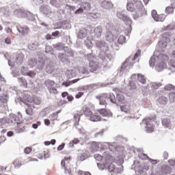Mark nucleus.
Here are the masks:
<instances>
[{"label":"nucleus","mask_w":175,"mask_h":175,"mask_svg":"<svg viewBox=\"0 0 175 175\" xmlns=\"http://www.w3.org/2000/svg\"><path fill=\"white\" fill-rule=\"evenodd\" d=\"M94 157L96 161H103V156L99 154H94Z\"/></svg>","instance_id":"obj_54"},{"label":"nucleus","mask_w":175,"mask_h":175,"mask_svg":"<svg viewBox=\"0 0 175 175\" xmlns=\"http://www.w3.org/2000/svg\"><path fill=\"white\" fill-rule=\"evenodd\" d=\"M107 169L108 171L111 173V172H116V166L113 163H110L109 165H107Z\"/></svg>","instance_id":"obj_40"},{"label":"nucleus","mask_w":175,"mask_h":175,"mask_svg":"<svg viewBox=\"0 0 175 175\" xmlns=\"http://www.w3.org/2000/svg\"><path fill=\"white\" fill-rule=\"evenodd\" d=\"M163 126L168 128V129H172V126L170 124V119L165 118L162 120Z\"/></svg>","instance_id":"obj_23"},{"label":"nucleus","mask_w":175,"mask_h":175,"mask_svg":"<svg viewBox=\"0 0 175 175\" xmlns=\"http://www.w3.org/2000/svg\"><path fill=\"white\" fill-rule=\"evenodd\" d=\"M79 39H84V38H87V29L82 28L81 29L77 34Z\"/></svg>","instance_id":"obj_20"},{"label":"nucleus","mask_w":175,"mask_h":175,"mask_svg":"<svg viewBox=\"0 0 175 175\" xmlns=\"http://www.w3.org/2000/svg\"><path fill=\"white\" fill-rule=\"evenodd\" d=\"M88 17L91 18H100V14L98 12L96 13H90L88 14Z\"/></svg>","instance_id":"obj_41"},{"label":"nucleus","mask_w":175,"mask_h":175,"mask_svg":"<svg viewBox=\"0 0 175 175\" xmlns=\"http://www.w3.org/2000/svg\"><path fill=\"white\" fill-rule=\"evenodd\" d=\"M116 140L117 142H120V143H124V142H127L128 140L126 139V138H124L122 136L119 135L118 137H116Z\"/></svg>","instance_id":"obj_50"},{"label":"nucleus","mask_w":175,"mask_h":175,"mask_svg":"<svg viewBox=\"0 0 175 175\" xmlns=\"http://www.w3.org/2000/svg\"><path fill=\"white\" fill-rule=\"evenodd\" d=\"M164 89L165 91H172V90H174V85L172 84H167L165 86Z\"/></svg>","instance_id":"obj_52"},{"label":"nucleus","mask_w":175,"mask_h":175,"mask_svg":"<svg viewBox=\"0 0 175 175\" xmlns=\"http://www.w3.org/2000/svg\"><path fill=\"white\" fill-rule=\"evenodd\" d=\"M152 17L154 21H163L165 18L163 17V15H158V13L155 10L152 11Z\"/></svg>","instance_id":"obj_12"},{"label":"nucleus","mask_w":175,"mask_h":175,"mask_svg":"<svg viewBox=\"0 0 175 175\" xmlns=\"http://www.w3.org/2000/svg\"><path fill=\"white\" fill-rule=\"evenodd\" d=\"M29 20L31 21H33L35 20V15L31 13V12L27 11V16Z\"/></svg>","instance_id":"obj_51"},{"label":"nucleus","mask_w":175,"mask_h":175,"mask_svg":"<svg viewBox=\"0 0 175 175\" xmlns=\"http://www.w3.org/2000/svg\"><path fill=\"white\" fill-rule=\"evenodd\" d=\"M83 114L85 117H91V116L92 115V111H91V109H90V108L87 107H84L83 108Z\"/></svg>","instance_id":"obj_28"},{"label":"nucleus","mask_w":175,"mask_h":175,"mask_svg":"<svg viewBox=\"0 0 175 175\" xmlns=\"http://www.w3.org/2000/svg\"><path fill=\"white\" fill-rule=\"evenodd\" d=\"M174 12V8L172 6H167L165 8V13L167 14H170L171 13H173Z\"/></svg>","instance_id":"obj_48"},{"label":"nucleus","mask_w":175,"mask_h":175,"mask_svg":"<svg viewBox=\"0 0 175 175\" xmlns=\"http://www.w3.org/2000/svg\"><path fill=\"white\" fill-rule=\"evenodd\" d=\"M101 6L103 9H106L107 10H110V9H113V3L109 1H104L101 3Z\"/></svg>","instance_id":"obj_17"},{"label":"nucleus","mask_w":175,"mask_h":175,"mask_svg":"<svg viewBox=\"0 0 175 175\" xmlns=\"http://www.w3.org/2000/svg\"><path fill=\"white\" fill-rule=\"evenodd\" d=\"M22 123H23V117H21V122L19 124H18L16 126H12L13 128H17L16 132H18V133H22V132H24V131L25 130V128L21 125Z\"/></svg>","instance_id":"obj_27"},{"label":"nucleus","mask_w":175,"mask_h":175,"mask_svg":"<svg viewBox=\"0 0 175 175\" xmlns=\"http://www.w3.org/2000/svg\"><path fill=\"white\" fill-rule=\"evenodd\" d=\"M96 99L99 100L100 105L105 106V105H107V103L111 102L112 103H117L118 102L122 103L125 100V96L121 92H119L116 96L113 93L103 94L101 96H96Z\"/></svg>","instance_id":"obj_1"},{"label":"nucleus","mask_w":175,"mask_h":175,"mask_svg":"<svg viewBox=\"0 0 175 175\" xmlns=\"http://www.w3.org/2000/svg\"><path fill=\"white\" fill-rule=\"evenodd\" d=\"M175 70H173L172 68H168L165 70L166 75H168V76H170L172 73H174Z\"/></svg>","instance_id":"obj_57"},{"label":"nucleus","mask_w":175,"mask_h":175,"mask_svg":"<svg viewBox=\"0 0 175 175\" xmlns=\"http://www.w3.org/2000/svg\"><path fill=\"white\" fill-rule=\"evenodd\" d=\"M24 61V55L18 53L16 55V63L17 65H21Z\"/></svg>","instance_id":"obj_22"},{"label":"nucleus","mask_w":175,"mask_h":175,"mask_svg":"<svg viewBox=\"0 0 175 175\" xmlns=\"http://www.w3.org/2000/svg\"><path fill=\"white\" fill-rule=\"evenodd\" d=\"M149 65L150 68H154L155 66V56H152L149 60Z\"/></svg>","instance_id":"obj_45"},{"label":"nucleus","mask_w":175,"mask_h":175,"mask_svg":"<svg viewBox=\"0 0 175 175\" xmlns=\"http://www.w3.org/2000/svg\"><path fill=\"white\" fill-rule=\"evenodd\" d=\"M103 32V28L102 26H98L93 29L90 30V34L92 38H96V39H99L102 36Z\"/></svg>","instance_id":"obj_7"},{"label":"nucleus","mask_w":175,"mask_h":175,"mask_svg":"<svg viewBox=\"0 0 175 175\" xmlns=\"http://www.w3.org/2000/svg\"><path fill=\"white\" fill-rule=\"evenodd\" d=\"M0 102H2L3 103H6V102H8V97L5 94H0Z\"/></svg>","instance_id":"obj_46"},{"label":"nucleus","mask_w":175,"mask_h":175,"mask_svg":"<svg viewBox=\"0 0 175 175\" xmlns=\"http://www.w3.org/2000/svg\"><path fill=\"white\" fill-rule=\"evenodd\" d=\"M10 118L0 119V129H5L9 126H17L21 122V116L10 114Z\"/></svg>","instance_id":"obj_4"},{"label":"nucleus","mask_w":175,"mask_h":175,"mask_svg":"<svg viewBox=\"0 0 175 175\" xmlns=\"http://www.w3.org/2000/svg\"><path fill=\"white\" fill-rule=\"evenodd\" d=\"M95 46L102 51L99 57L102 59L103 65H107V63L110 62L113 58L111 55L106 53V51L109 50V45L105 41L96 40Z\"/></svg>","instance_id":"obj_3"},{"label":"nucleus","mask_w":175,"mask_h":175,"mask_svg":"<svg viewBox=\"0 0 175 175\" xmlns=\"http://www.w3.org/2000/svg\"><path fill=\"white\" fill-rule=\"evenodd\" d=\"M158 59H161V61H168L169 60V56L166 55L165 54H160L158 56Z\"/></svg>","instance_id":"obj_43"},{"label":"nucleus","mask_w":175,"mask_h":175,"mask_svg":"<svg viewBox=\"0 0 175 175\" xmlns=\"http://www.w3.org/2000/svg\"><path fill=\"white\" fill-rule=\"evenodd\" d=\"M70 9L72 12H75V14H81L84 10H91V4L88 2H83L80 7L79 5L77 7L71 6Z\"/></svg>","instance_id":"obj_5"},{"label":"nucleus","mask_w":175,"mask_h":175,"mask_svg":"<svg viewBox=\"0 0 175 175\" xmlns=\"http://www.w3.org/2000/svg\"><path fill=\"white\" fill-rule=\"evenodd\" d=\"M70 160V157H65L61 162V166L63 169H65V161Z\"/></svg>","instance_id":"obj_60"},{"label":"nucleus","mask_w":175,"mask_h":175,"mask_svg":"<svg viewBox=\"0 0 175 175\" xmlns=\"http://www.w3.org/2000/svg\"><path fill=\"white\" fill-rule=\"evenodd\" d=\"M117 17H118V18L120 20H122V21H129V24L132 23L131 19H129V18L125 15V12L124 11H118L117 13Z\"/></svg>","instance_id":"obj_11"},{"label":"nucleus","mask_w":175,"mask_h":175,"mask_svg":"<svg viewBox=\"0 0 175 175\" xmlns=\"http://www.w3.org/2000/svg\"><path fill=\"white\" fill-rule=\"evenodd\" d=\"M78 174L79 175H91V173H90L89 172L79 171Z\"/></svg>","instance_id":"obj_64"},{"label":"nucleus","mask_w":175,"mask_h":175,"mask_svg":"<svg viewBox=\"0 0 175 175\" xmlns=\"http://www.w3.org/2000/svg\"><path fill=\"white\" fill-rule=\"evenodd\" d=\"M103 161H105L107 163H109L110 161H111V156L109 154V152H105L103 154Z\"/></svg>","instance_id":"obj_26"},{"label":"nucleus","mask_w":175,"mask_h":175,"mask_svg":"<svg viewBox=\"0 0 175 175\" xmlns=\"http://www.w3.org/2000/svg\"><path fill=\"white\" fill-rule=\"evenodd\" d=\"M50 4L51 6H53V8H60L61 6V2L59 0H51L50 1Z\"/></svg>","instance_id":"obj_32"},{"label":"nucleus","mask_w":175,"mask_h":175,"mask_svg":"<svg viewBox=\"0 0 175 175\" xmlns=\"http://www.w3.org/2000/svg\"><path fill=\"white\" fill-rule=\"evenodd\" d=\"M80 79H74L71 81H68V82H64L62 83V85H64L65 87H69V85H72V84H75L76 83H77V81H79Z\"/></svg>","instance_id":"obj_38"},{"label":"nucleus","mask_w":175,"mask_h":175,"mask_svg":"<svg viewBox=\"0 0 175 175\" xmlns=\"http://www.w3.org/2000/svg\"><path fill=\"white\" fill-rule=\"evenodd\" d=\"M53 50V47L50 45H46L45 47V53H51Z\"/></svg>","instance_id":"obj_58"},{"label":"nucleus","mask_w":175,"mask_h":175,"mask_svg":"<svg viewBox=\"0 0 175 175\" xmlns=\"http://www.w3.org/2000/svg\"><path fill=\"white\" fill-rule=\"evenodd\" d=\"M142 124L146 125V132H154V126L152 124V120H151V118H148L147 119H144L142 121Z\"/></svg>","instance_id":"obj_9"},{"label":"nucleus","mask_w":175,"mask_h":175,"mask_svg":"<svg viewBox=\"0 0 175 175\" xmlns=\"http://www.w3.org/2000/svg\"><path fill=\"white\" fill-rule=\"evenodd\" d=\"M80 143V141L77 138H75L72 141H71L69 143V146L70 147H73L75 144H79Z\"/></svg>","instance_id":"obj_49"},{"label":"nucleus","mask_w":175,"mask_h":175,"mask_svg":"<svg viewBox=\"0 0 175 175\" xmlns=\"http://www.w3.org/2000/svg\"><path fill=\"white\" fill-rule=\"evenodd\" d=\"M40 12H41L44 14H46V16L47 14H50V13H52L51 8H50V7L48 5H41L40 8Z\"/></svg>","instance_id":"obj_18"},{"label":"nucleus","mask_w":175,"mask_h":175,"mask_svg":"<svg viewBox=\"0 0 175 175\" xmlns=\"http://www.w3.org/2000/svg\"><path fill=\"white\" fill-rule=\"evenodd\" d=\"M44 85H46V87H47V88L49 90V89L54 87V85H55V82H54V81L48 79L44 81Z\"/></svg>","instance_id":"obj_29"},{"label":"nucleus","mask_w":175,"mask_h":175,"mask_svg":"<svg viewBox=\"0 0 175 175\" xmlns=\"http://www.w3.org/2000/svg\"><path fill=\"white\" fill-rule=\"evenodd\" d=\"M88 158V154L85 152H83L80 157V161H85Z\"/></svg>","instance_id":"obj_61"},{"label":"nucleus","mask_w":175,"mask_h":175,"mask_svg":"<svg viewBox=\"0 0 175 175\" xmlns=\"http://www.w3.org/2000/svg\"><path fill=\"white\" fill-rule=\"evenodd\" d=\"M170 100L171 102H175V92L169 94Z\"/></svg>","instance_id":"obj_55"},{"label":"nucleus","mask_w":175,"mask_h":175,"mask_svg":"<svg viewBox=\"0 0 175 175\" xmlns=\"http://www.w3.org/2000/svg\"><path fill=\"white\" fill-rule=\"evenodd\" d=\"M165 68H166V64H165L163 62H161L156 66L155 69L157 72H162Z\"/></svg>","instance_id":"obj_24"},{"label":"nucleus","mask_w":175,"mask_h":175,"mask_svg":"<svg viewBox=\"0 0 175 175\" xmlns=\"http://www.w3.org/2000/svg\"><path fill=\"white\" fill-rule=\"evenodd\" d=\"M120 109L121 111L126 114H131L132 113V109H131V107L128 105H122L120 107Z\"/></svg>","instance_id":"obj_19"},{"label":"nucleus","mask_w":175,"mask_h":175,"mask_svg":"<svg viewBox=\"0 0 175 175\" xmlns=\"http://www.w3.org/2000/svg\"><path fill=\"white\" fill-rule=\"evenodd\" d=\"M126 9L129 12H135L133 14L134 20H137L139 17L144 14V8H143V3L139 0H129Z\"/></svg>","instance_id":"obj_2"},{"label":"nucleus","mask_w":175,"mask_h":175,"mask_svg":"<svg viewBox=\"0 0 175 175\" xmlns=\"http://www.w3.org/2000/svg\"><path fill=\"white\" fill-rule=\"evenodd\" d=\"M58 58L60 59L61 62H63V64H66V62H68V57H66V54L59 53Z\"/></svg>","instance_id":"obj_30"},{"label":"nucleus","mask_w":175,"mask_h":175,"mask_svg":"<svg viewBox=\"0 0 175 175\" xmlns=\"http://www.w3.org/2000/svg\"><path fill=\"white\" fill-rule=\"evenodd\" d=\"M98 114L102 116V117H110L111 116V112H110L109 110H107L106 109H100L98 111Z\"/></svg>","instance_id":"obj_16"},{"label":"nucleus","mask_w":175,"mask_h":175,"mask_svg":"<svg viewBox=\"0 0 175 175\" xmlns=\"http://www.w3.org/2000/svg\"><path fill=\"white\" fill-rule=\"evenodd\" d=\"M105 144H107L108 146L110 151H114V150H116V146H114V145L110 144L109 143L107 142L104 143V145Z\"/></svg>","instance_id":"obj_59"},{"label":"nucleus","mask_w":175,"mask_h":175,"mask_svg":"<svg viewBox=\"0 0 175 175\" xmlns=\"http://www.w3.org/2000/svg\"><path fill=\"white\" fill-rule=\"evenodd\" d=\"M14 166H15L16 169H18L20 166H21V161L16 159L14 161Z\"/></svg>","instance_id":"obj_53"},{"label":"nucleus","mask_w":175,"mask_h":175,"mask_svg":"<svg viewBox=\"0 0 175 175\" xmlns=\"http://www.w3.org/2000/svg\"><path fill=\"white\" fill-rule=\"evenodd\" d=\"M97 166L100 170H105V169H107V163L105 164L97 163Z\"/></svg>","instance_id":"obj_42"},{"label":"nucleus","mask_w":175,"mask_h":175,"mask_svg":"<svg viewBox=\"0 0 175 175\" xmlns=\"http://www.w3.org/2000/svg\"><path fill=\"white\" fill-rule=\"evenodd\" d=\"M162 173L165 174H170L172 172V168L169 165H163L161 167Z\"/></svg>","instance_id":"obj_25"},{"label":"nucleus","mask_w":175,"mask_h":175,"mask_svg":"<svg viewBox=\"0 0 175 175\" xmlns=\"http://www.w3.org/2000/svg\"><path fill=\"white\" fill-rule=\"evenodd\" d=\"M151 88L152 90H158L159 87H162V83H157V82H151L150 84L148 85V88Z\"/></svg>","instance_id":"obj_21"},{"label":"nucleus","mask_w":175,"mask_h":175,"mask_svg":"<svg viewBox=\"0 0 175 175\" xmlns=\"http://www.w3.org/2000/svg\"><path fill=\"white\" fill-rule=\"evenodd\" d=\"M36 64H38V60L36 59H31L28 62V66H29V68H33V66H36Z\"/></svg>","instance_id":"obj_36"},{"label":"nucleus","mask_w":175,"mask_h":175,"mask_svg":"<svg viewBox=\"0 0 175 175\" xmlns=\"http://www.w3.org/2000/svg\"><path fill=\"white\" fill-rule=\"evenodd\" d=\"M139 158H140V159H143V160L150 159L148 156L144 153L139 154Z\"/></svg>","instance_id":"obj_62"},{"label":"nucleus","mask_w":175,"mask_h":175,"mask_svg":"<svg viewBox=\"0 0 175 175\" xmlns=\"http://www.w3.org/2000/svg\"><path fill=\"white\" fill-rule=\"evenodd\" d=\"M103 148H105V144H102L100 142H93L91 145V150L92 152L100 151V150H103Z\"/></svg>","instance_id":"obj_10"},{"label":"nucleus","mask_w":175,"mask_h":175,"mask_svg":"<svg viewBox=\"0 0 175 175\" xmlns=\"http://www.w3.org/2000/svg\"><path fill=\"white\" fill-rule=\"evenodd\" d=\"M49 90V92L51 93V94H58V90H57V88L53 87V88H50Z\"/></svg>","instance_id":"obj_56"},{"label":"nucleus","mask_w":175,"mask_h":175,"mask_svg":"<svg viewBox=\"0 0 175 175\" xmlns=\"http://www.w3.org/2000/svg\"><path fill=\"white\" fill-rule=\"evenodd\" d=\"M137 79L138 81L141 83V84H146L147 83V81L146 80V77L144 75L141 74H137Z\"/></svg>","instance_id":"obj_34"},{"label":"nucleus","mask_w":175,"mask_h":175,"mask_svg":"<svg viewBox=\"0 0 175 175\" xmlns=\"http://www.w3.org/2000/svg\"><path fill=\"white\" fill-rule=\"evenodd\" d=\"M169 33H164L161 36V40L159 41L158 46L160 51H163V49H166L167 44L170 43V38H169Z\"/></svg>","instance_id":"obj_6"},{"label":"nucleus","mask_w":175,"mask_h":175,"mask_svg":"<svg viewBox=\"0 0 175 175\" xmlns=\"http://www.w3.org/2000/svg\"><path fill=\"white\" fill-rule=\"evenodd\" d=\"M27 14H28V11H24L21 9L14 11V15L17 16V17H19V18L27 17Z\"/></svg>","instance_id":"obj_14"},{"label":"nucleus","mask_w":175,"mask_h":175,"mask_svg":"<svg viewBox=\"0 0 175 175\" xmlns=\"http://www.w3.org/2000/svg\"><path fill=\"white\" fill-rule=\"evenodd\" d=\"M105 38H106V40L107 42H110V43H111V42L114 40V36H113V33H111V32L110 31H107Z\"/></svg>","instance_id":"obj_31"},{"label":"nucleus","mask_w":175,"mask_h":175,"mask_svg":"<svg viewBox=\"0 0 175 175\" xmlns=\"http://www.w3.org/2000/svg\"><path fill=\"white\" fill-rule=\"evenodd\" d=\"M140 54H142V52L140 50H138L133 57H130L129 59H126L125 62H124L122 66L120 68V73L125 70L126 68V64H128L129 61H135L139 55H140Z\"/></svg>","instance_id":"obj_8"},{"label":"nucleus","mask_w":175,"mask_h":175,"mask_svg":"<svg viewBox=\"0 0 175 175\" xmlns=\"http://www.w3.org/2000/svg\"><path fill=\"white\" fill-rule=\"evenodd\" d=\"M158 100L161 105H166V103H167V98L164 96L159 97Z\"/></svg>","instance_id":"obj_39"},{"label":"nucleus","mask_w":175,"mask_h":175,"mask_svg":"<svg viewBox=\"0 0 175 175\" xmlns=\"http://www.w3.org/2000/svg\"><path fill=\"white\" fill-rule=\"evenodd\" d=\"M18 81L21 83L22 87H27V80L25 78L20 77L18 78Z\"/></svg>","instance_id":"obj_44"},{"label":"nucleus","mask_w":175,"mask_h":175,"mask_svg":"<svg viewBox=\"0 0 175 175\" xmlns=\"http://www.w3.org/2000/svg\"><path fill=\"white\" fill-rule=\"evenodd\" d=\"M89 62H94L95 61V55L94 53H90L85 55Z\"/></svg>","instance_id":"obj_35"},{"label":"nucleus","mask_w":175,"mask_h":175,"mask_svg":"<svg viewBox=\"0 0 175 175\" xmlns=\"http://www.w3.org/2000/svg\"><path fill=\"white\" fill-rule=\"evenodd\" d=\"M17 31L19 33H22V35H25V33H28V30L29 29L28 27H16Z\"/></svg>","instance_id":"obj_33"},{"label":"nucleus","mask_w":175,"mask_h":175,"mask_svg":"<svg viewBox=\"0 0 175 175\" xmlns=\"http://www.w3.org/2000/svg\"><path fill=\"white\" fill-rule=\"evenodd\" d=\"M126 38L124 36H120L118 39V43H119V44H124V43H125V40H126Z\"/></svg>","instance_id":"obj_47"},{"label":"nucleus","mask_w":175,"mask_h":175,"mask_svg":"<svg viewBox=\"0 0 175 175\" xmlns=\"http://www.w3.org/2000/svg\"><path fill=\"white\" fill-rule=\"evenodd\" d=\"M25 111H26V114H27V116H32V108L27 107Z\"/></svg>","instance_id":"obj_63"},{"label":"nucleus","mask_w":175,"mask_h":175,"mask_svg":"<svg viewBox=\"0 0 175 175\" xmlns=\"http://www.w3.org/2000/svg\"><path fill=\"white\" fill-rule=\"evenodd\" d=\"M38 46V42H33L29 45L28 49L29 50H31V51H35Z\"/></svg>","instance_id":"obj_37"},{"label":"nucleus","mask_w":175,"mask_h":175,"mask_svg":"<svg viewBox=\"0 0 175 175\" xmlns=\"http://www.w3.org/2000/svg\"><path fill=\"white\" fill-rule=\"evenodd\" d=\"M90 121L93 122H98V121H100L102 120V117L99 116V113H92L90 118Z\"/></svg>","instance_id":"obj_13"},{"label":"nucleus","mask_w":175,"mask_h":175,"mask_svg":"<svg viewBox=\"0 0 175 175\" xmlns=\"http://www.w3.org/2000/svg\"><path fill=\"white\" fill-rule=\"evenodd\" d=\"M90 71L95 72V70H98L99 68V63L98 62H91L89 63Z\"/></svg>","instance_id":"obj_15"}]
</instances>
